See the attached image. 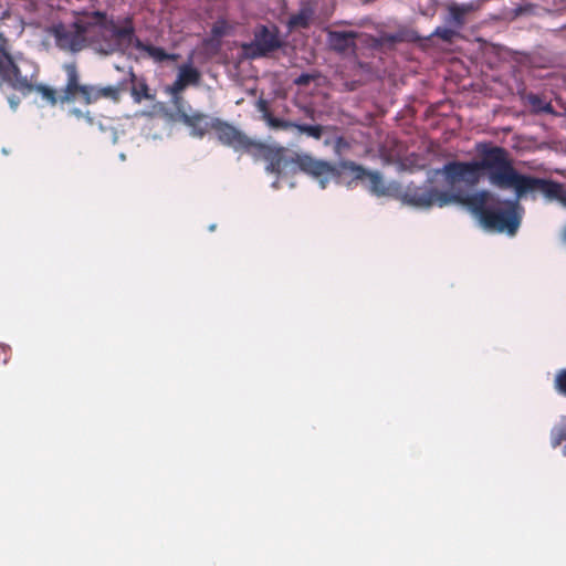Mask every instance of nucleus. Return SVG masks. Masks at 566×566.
<instances>
[{"mask_svg": "<svg viewBox=\"0 0 566 566\" xmlns=\"http://www.w3.org/2000/svg\"><path fill=\"white\" fill-rule=\"evenodd\" d=\"M479 150L481 159L451 160L433 174L442 175L450 184H463L460 206L484 230L513 237L524 216L520 201L527 197L535 200L537 193L545 200L544 189L551 179L520 172L503 147L483 144Z\"/></svg>", "mask_w": 566, "mask_h": 566, "instance_id": "nucleus-1", "label": "nucleus"}, {"mask_svg": "<svg viewBox=\"0 0 566 566\" xmlns=\"http://www.w3.org/2000/svg\"><path fill=\"white\" fill-rule=\"evenodd\" d=\"M86 21L93 23L91 33L86 34L88 44L98 54H124L133 42L135 27L129 17L125 18L123 28L116 27L114 19L99 10L93 11Z\"/></svg>", "mask_w": 566, "mask_h": 566, "instance_id": "nucleus-2", "label": "nucleus"}, {"mask_svg": "<svg viewBox=\"0 0 566 566\" xmlns=\"http://www.w3.org/2000/svg\"><path fill=\"white\" fill-rule=\"evenodd\" d=\"M214 133L219 143L233 151H245L254 157H261L266 161V172H273L281 161L280 150L276 144H268L245 135L234 125L219 118L214 122Z\"/></svg>", "mask_w": 566, "mask_h": 566, "instance_id": "nucleus-3", "label": "nucleus"}, {"mask_svg": "<svg viewBox=\"0 0 566 566\" xmlns=\"http://www.w3.org/2000/svg\"><path fill=\"white\" fill-rule=\"evenodd\" d=\"M277 149L280 150V159L282 163H280L279 168L272 174H281L287 168H292L293 170L297 169L316 181L322 190L326 189L331 181L339 184L342 172L346 170L342 166L343 159L337 164H333L306 153L295 154L293 157H289L286 156L284 147L277 145Z\"/></svg>", "mask_w": 566, "mask_h": 566, "instance_id": "nucleus-4", "label": "nucleus"}, {"mask_svg": "<svg viewBox=\"0 0 566 566\" xmlns=\"http://www.w3.org/2000/svg\"><path fill=\"white\" fill-rule=\"evenodd\" d=\"M443 179L449 186L447 190H439L426 185L418 186L413 182L408 184L400 196L401 202L420 210H429L434 205L439 208L451 205L460 206L463 184H450L444 177Z\"/></svg>", "mask_w": 566, "mask_h": 566, "instance_id": "nucleus-5", "label": "nucleus"}, {"mask_svg": "<svg viewBox=\"0 0 566 566\" xmlns=\"http://www.w3.org/2000/svg\"><path fill=\"white\" fill-rule=\"evenodd\" d=\"M8 40L0 32V87L7 85L22 94L36 91L42 94L49 86L39 83L32 84L29 74H22L25 66L33 67L32 63L21 59L19 62L7 50Z\"/></svg>", "mask_w": 566, "mask_h": 566, "instance_id": "nucleus-6", "label": "nucleus"}, {"mask_svg": "<svg viewBox=\"0 0 566 566\" xmlns=\"http://www.w3.org/2000/svg\"><path fill=\"white\" fill-rule=\"evenodd\" d=\"M74 31L69 30L63 23L52 25L50 32L60 50L72 53L80 52L84 48L85 36L93 29L91 21L76 20L72 24Z\"/></svg>", "mask_w": 566, "mask_h": 566, "instance_id": "nucleus-7", "label": "nucleus"}, {"mask_svg": "<svg viewBox=\"0 0 566 566\" xmlns=\"http://www.w3.org/2000/svg\"><path fill=\"white\" fill-rule=\"evenodd\" d=\"M279 31L275 27L259 25L253 34V40L242 44V51L248 59L264 57L282 46Z\"/></svg>", "mask_w": 566, "mask_h": 566, "instance_id": "nucleus-8", "label": "nucleus"}, {"mask_svg": "<svg viewBox=\"0 0 566 566\" xmlns=\"http://www.w3.org/2000/svg\"><path fill=\"white\" fill-rule=\"evenodd\" d=\"M66 72L65 87L60 95V103H73L76 99V94H81L86 105L95 103L99 99L98 85H88L80 83V75L75 63H67L64 65Z\"/></svg>", "mask_w": 566, "mask_h": 566, "instance_id": "nucleus-9", "label": "nucleus"}, {"mask_svg": "<svg viewBox=\"0 0 566 566\" xmlns=\"http://www.w3.org/2000/svg\"><path fill=\"white\" fill-rule=\"evenodd\" d=\"M176 115L190 128V135L196 138H202L210 128L214 130V122L219 119V117L193 112L181 97H176Z\"/></svg>", "mask_w": 566, "mask_h": 566, "instance_id": "nucleus-10", "label": "nucleus"}, {"mask_svg": "<svg viewBox=\"0 0 566 566\" xmlns=\"http://www.w3.org/2000/svg\"><path fill=\"white\" fill-rule=\"evenodd\" d=\"M342 166L353 175V180L368 178V190L370 193L377 197L387 196L389 193V188L385 185L384 178L379 171L369 170L353 160L343 161Z\"/></svg>", "mask_w": 566, "mask_h": 566, "instance_id": "nucleus-11", "label": "nucleus"}, {"mask_svg": "<svg viewBox=\"0 0 566 566\" xmlns=\"http://www.w3.org/2000/svg\"><path fill=\"white\" fill-rule=\"evenodd\" d=\"M358 33L355 31L331 30L327 32L326 42L331 50L339 54L348 52L355 53L357 50L356 39Z\"/></svg>", "mask_w": 566, "mask_h": 566, "instance_id": "nucleus-12", "label": "nucleus"}, {"mask_svg": "<svg viewBox=\"0 0 566 566\" xmlns=\"http://www.w3.org/2000/svg\"><path fill=\"white\" fill-rule=\"evenodd\" d=\"M474 9V2L458 3L455 1H450L447 4V14L443 17V22L446 25H450L457 31H460L465 24L467 14L472 12Z\"/></svg>", "mask_w": 566, "mask_h": 566, "instance_id": "nucleus-13", "label": "nucleus"}, {"mask_svg": "<svg viewBox=\"0 0 566 566\" xmlns=\"http://www.w3.org/2000/svg\"><path fill=\"white\" fill-rule=\"evenodd\" d=\"M544 191L546 203L557 202L566 209V188L563 184L551 179L548 188H545ZM562 241L566 244V227L562 234Z\"/></svg>", "mask_w": 566, "mask_h": 566, "instance_id": "nucleus-14", "label": "nucleus"}, {"mask_svg": "<svg viewBox=\"0 0 566 566\" xmlns=\"http://www.w3.org/2000/svg\"><path fill=\"white\" fill-rule=\"evenodd\" d=\"M132 44L136 50L146 52L155 62H164L167 60H176L179 55L176 53H167L161 46L145 44L134 34Z\"/></svg>", "mask_w": 566, "mask_h": 566, "instance_id": "nucleus-15", "label": "nucleus"}, {"mask_svg": "<svg viewBox=\"0 0 566 566\" xmlns=\"http://www.w3.org/2000/svg\"><path fill=\"white\" fill-rule=\"evenodd\" d=\"M177 76L188 85H197L200 81V72L192 65V60L189 57L187 63L178 67Z\"/></svg>", "mask_w": 566, "mask_h": 566, "instance_id": "nucleus-16", "label": "nucleus"}, {"mask_svg": "<svg viewBox=\"0 0 566 566\" xmlns=\"http://www.w3.org/2000/svg\"><path fill=\"white\" fill-rule=\"evenodd\" d=\"M94 125H96L99 133L103 135L104 140L109 142L112 145L117 144L118 140V129L113 125L109 118H99L95 119Z\"/></svg>", "mask_w": 566, "mask_h": 566, "instance_id": "nucleus-17", "label": "nucleus"}, {"mask_svg": "<svg viewBox=\"0 0 566 566\" xmlns=\"http://www.w3.org/2000/svg\"><path fill=\"white\" fill-rule=\"evenodd\" d=\"M294 128L301 135H306L307 137L314 138L316 140L321 139L324 133V127L319 124H305V123H295Z\"/></svg>", "mask_w": 566, "mask_h": 566, "instance_id": "nucleus-18", "label": "nucleus"}, {"mask_svg": "<svg viewBox=\"0 0 566 566\" xmlns=\"http://www.w3.org/2000/svg\"><path fill=\"white\" fill-rule=\"evenodd\" d=\"M527 102L536 113L554 114V108L549 102H546L537 94H528Z\"/></svg>", "mask_w": 566, "mask_h": 566, "instance_id": "nucleus-19", "label": "nucleus"}, {"mask_svg": "<svg viewBox=\"0 0 566 566\" xmlns=\"http://www.w3.org/2000/svg\"><path fill=\"white\" fill-rule=\"evenodd\" d=\"M459 31L450 25L437 27L424 40H430L433 36L440 38L442 41L450 43L453 41L455 36H458Z\"/></svg>", "mask_w": 566, "mask_h": 566, "instance_id": "nucleus-20", "label": "nucleus"}, {"mask_svg": "<svg viewBox=\"0 0 566 566\" xmlns=\"http://www.w3.org/2000/svg\"><path fill=\"white\" fill-rule=\"evenodd\" d=\"M263 118L264 120L266 122V124L271 127V128H274V129H283V130H286V129H290V128H294V125L296 122H292V120H286V119H283V118H279V117H274L271 113L269 112H265L263 114Z\"/></svg>", "mask_w": 566, "mask_h": 566, "instance_id": "nucleus-21", "label": "nucleus"}, {"mask_svg": "<svg viewBox=\"0 0 566 566\" xmlns=\"http://www.w3.org/2000/svg\"><path fill=\"white\" fill-rule=\"evenodd\" d=\"M564 440H566V417H564L558 426L551 430V444L557 448Z\"/></svg>", "mask_w": 566, "mask_h": 566, "instance_id": "nucleus-22", "label": "nucleus"}, {"mask_svg": "<svg viewBox=\"0 0 566 566\" xmlns=\"http://www.w3.org/2000/svg\"><path fill=\"white\" fill-rule=\"evenodd\" d=\"M99 90V97L109 98L112 101H117L120 92L119 85H106L101 86L98 85Z\"/></svg>", "mask_w": 566, "mask_h": 566, "instance_id": "nucleus-23", "label": "nucleus"}, {"mask_svg": "<svg viewBox=\"0 0 566 566\" xmlns=\"http://www.w3.org/2000/svg\"><path fill=\"white\" fill-rule=\"evenodd\" d=\"M403 34L401 32H396V33H384L379 40H378V43L380 45H387V46H392L395 45L396 43L398 42H401L403 41Z\"/></svg>", "mask_w": 566, "mask_h": 566, "instance_id": "nucleus-24", "label": "nucleus"}, {"mask_svg": "<svg viewBox=\"0 0 566 566\" xmlns=\"http://www.w3.org/2000/svg\"><path fill=\"white\" fill-rule=\"evenodd\" d=\"M554 387L557 392L566 396V368L560 369L554 380Z\"/></svg>", "mask_w": 566, "mask_h": 566, "instance_id": "nucleus-25", "label": "nucleus"}, {"mask_svg": "<svg viewBox=\"0 0 566 566\" xmlns=\"http://www.w3.org/2000/svg\"><path fill=\"white\" fill-rule=\"evenodd\" d=\"M69 114L73 115L74 117L76 118H84L85 122L93 126L94 123H95V118L91 115V113L88 111H82L81 108L78 107H72L69 109Z\"/></svg>", "mask_w": 566, "mask_h": 566, "instance_id": "nucleus-26", "label": "nucleus"}, {"mask_svg": "<svg viewBox=\"0 0 566 566\" xmlns=\"http://www.w3.org/2000/svg\"><path fill=\"white\" fill-rule=\"evenodd\" d=\"M349 147V143L343 136H337L334 139V154L336 157L340 158L343 153Z\"/></svg>", "mask_w": 566, "mask_h": 566, "instance_id": "nucleus-27", "label": "nucleus"}, {"mask_svg": "<svg viewBox=\"0 0 566 566\" xmlns=\"http://www.w3.org/2000/svg\"><path fill=\"white\" fill-rule=\"evenodd\" d=\"M317 77H318V74H316V73H313V74L312 73H301L297 77H295L293 80V84H295L297 86H306Z\"/></svg>", "mask_w": 566, "mask_h": 566, "instance_id": "nucleus-28", "label": "nucleus"}, {"mask_svg": "<svg viewBox=\"0 0 566 566\" xmlns=\"http://www.w3.org/2000/svg\"><path fill=\"white\" fill-rule=\"evenodd\" d=\"M132 95L136 103H140L142 98H150V95L148 94V86L146 84H142L139 90L136 86H133Z\"/></svg>", "mask_w": 566, "mask_h": 566, "instance_id": "nucleus-29", "label": "nucleus"}, {"mask_svg": "<svg viewBox=\"0 0 566 566\" xmlns=\"http://www.w3.org/2000/svg\"><path fill=\"white\" fill-rule=\"evenodd\" d=\"M186 84L180 80L178 76L176 77L175 82L170 86V92L172 94L174 104L176 105V97H179L178 94L186 88Z\"/></svg>", "mask_w": 566, "mask_h": 566, "instance_id": "nucleus-30", "label": "nucleus"}, {"mask_svg": "<svg viewBox=\"0 0 566 566\" xmlns=\"http://www.w3.org/2000/svg\"><path fill=\"white\" fill-rule=\"evenodd\" d=\"M308 22V17L304 13H298L295 15H292L290 18V24L292 27H306Z\"/></svg>", "mask_w": 566, "mask_h": 566, "instance_id": "nucleus-31", "label": "nucleus"}, {"mask_svg": "<svg viewBox=\"0 0 566 566\" xmlns=\"http://www.w3.org/2000/svg\"><path fill=\"white\" fill-rule=\"evenodd\" d=\"M41 95L51 105H54V104H56V102H60V97L59 98L56 97L55 91L53 88H51V87H48Z\"/></svg>", "mask_w": 566, "mask_h": 566, "instance_id": "nucleus-32", "label": "nucleus"}, {"mask_svg": "<svg viewBox=\"0 0 566 566\" xmlns=\"http://www.w3.org/2000/svg\"><path fill=\"white\" fill-rule=\"evenodd\" d=\"M532 10H533L532 4L518 6L514 9V15L520 17V15L532 12Z\"/></svg>", "mask_w": 566, "mask_h": 566, "instance_id": "nucleus-33", "label": "nucleus"}, {"mask_svg": "<svg viewBox=\"0 0 566 566\" xmlns=\"http://www.w3.org/2000/svg\"><path fill=\"white\" fill-rule=\"evenodd\" d=\"M8 103H9V105H10V108H11L12 111H15V109L18 108V105H19V103H20V99H19L18 97H15V96H9V97H8Z\"/></svg>", "mask_w": 566, "mask_h": 566, "instance_id": "nucleus-34", "label": "nucleus"}, {"mask_svg": "<svg viewBox=\"0 0 566 566\" xmlns=\"http://www.w3.org/2000/svg\"><path fill=\"white\" fill-rule=\"evenodd\" d=\"M258 108H259V111L263 112V114L265 112H268V109H266V102L264 99H260L258 102Z\"/></svg>", "mask_w": 566, "mask_h": 566, "instance_id": "nucleus-35", "label": "nucleus"}, {"mask_svg": "<svg viewBox=\"0 0 566 566\" xmlns=\"http://www.w3.org/2000/svg\"><path fill=\"white\" fill-rule=\"evenodd\" d=\"M305 114H306L307 117L314 119L315 112H314L313 108H306L305 109Z\"/></svg>", "mask_w": 566, "mask_h": 566, "instance_id": "nucleus-36", "label": "nucleus"}, {"mask_svg": "<svg viewBox=\"0 0 566 566\" xmlns=\"http://www.w3.org/2000/svg\"><path fill=\"white\" fill-rule=\"evenodd\" d=\"M272 188L277 189L279 188V179L274 180L271 185Z\"/></svg>", "mask_w": 566, "mask_h": 566, "instance_id": "nucleus-37", "label": "nucleus"}, {"mask_svg": "<svg viewBox=\"0 0 566 566\" xmlns=\"http://www.w3.org/2000/svg\"><path fill=\"white\" fill-rule=\"evenodd\" d=\"M118 157H119V160H122V161H125V160H126V155H125L124 153H120V154L118 155Z\"/></svg>", "mask_w": 566, "mask_h": 566, "instance_id": "nucleus-38", "label": "nucleus"}, {"mask_svg": "<svg viewBox=\"0 0 566 566\" xmlns=\"http://www.w3.org/2000/svg\"><path fill=\"white\" fill-rule=\"evenodd\" d=\"M36 74V70H33L30 74V77H33Z\"/></svg>", "mask_w": 566, "mask_h": 566, "instance_id": "nucleus-39", "label": "nucleus"}, {"mask_svg": "<svg viewBox=\"0 0 566 566\" xmlns=\"http://www.w3.org/2000/svg\"><path fill=\"white\" fill-rule=\"evenodd\" d=\"M432 180H433V178H432V177H430V176H429V177H428V179H427V181H428L429 184H430V182H432Z\"/></svg>", "mask_w": 566, "mask_h": 566, "instance_id": "nucleus-40", "label": "nucleus"}, {"mask_svg": "<svg viewBox=\"0 0 566 566\" xmlns=\"http://www.w3.org/2000/svg\"><path fill=\"white\" fill-rule=\"evenodd\" d=\"M214 228H216V226H214V224H211V226L209 227V229H210V230H213Z\"/></svg>", "mask_w": 566, "mask_h": 566, "instance_id": "nucleus-41", "label": "nucleus"}, {"mask_svg": "<svg viewBox=\"0 0 566 566\" xmlns=\"http://www.w3.org/2000/svg\"><path fill=\"white\" fill-rule=\"evenodd\" d=\"M411 39H412V40H418V39H420V38H419V36H417V35H415V36H412Z\"/></svg>", "mask_w": 566, "mask_h": 566, "instance_id": "nucleus-42", "label": "nucleus"}, {"mask_svg": "<svg viewBox=\"0 0 566 566\" xmlns=\"http://www.w3.org/2000/svg\"><path fill=\"white\" fill-rule=\"evenodd\" d=\"M563 454L566 455V446L564 447Z\"/></svg>", "mask_w": 566, "mask_h": 566, "instance_id": "nucleus-43", "label": "nucleus"}]
</instances>
